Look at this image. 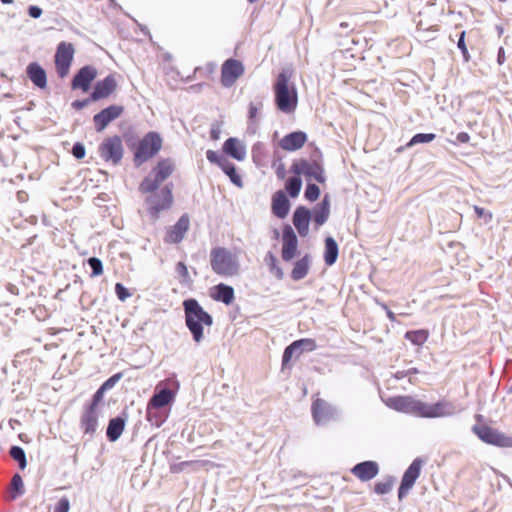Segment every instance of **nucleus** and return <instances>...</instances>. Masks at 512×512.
Instances as JSON below:
<instances>
[{"label": "nucleus", "instance_id": "obj_7", "mask_svg": "<svg viewBox=\"0 0 512 512\" xmlns=\"http://www.w3.org/2000/svg\"><path fill=\"white\" fill-rule=\"evenodd\" d=\"M472 431L485 443L498 447H512V436L489 427L487 425H475Z\"/></svg>", "mask_w": 512, "mask_h": 512}, {"label": "nucleus", "instance_id": "obj_60", "mask_svg": "<svg viewBox=\"0 0 512 512\" xmlns=\"http://www.w3.org/2000/svg\"><path fill=\"white\" fill-rule=\"evenodd\" d=\"M285 166L284 164H280L276 169V175L278 178L283 179L285 177Z\"/></svg>", "mask_w": 512, "mask_h": 512}, {"label": "nucleus", "instance_id": "obj_62", "mask_svg": "<svg viewBox=\"0 0 512 512\" xmlns=\"http://www.w3.org/2000/svg\"><path fill=\"white\" fill-rule=\"evenodd\" d=\"M497 61L500 65L505 61V51L502 47L498 51Z\"/></svg>", "mask_w": 512, "mask_h": 512}, {"label": "nucleus", "instance_id": "obj_4", "mask_svg": "<svg viewBox=\"0 0 512 512\" xmlns=\"http://www.w3.org/2000/svg\"><path fill=\"white\" fill-rule=\"evenodd\" d=\"M175 168L174 162L167 158L160 160L152 171L143 179L139 190L143 193L156 191L171 176Z\"/></svg>", "mask_w": 512, "mask_h": 512}, {"label": "nucleus", "instance_id": "obj_27", "mask_svg": "<svg viewBox=\"0 0 512 512\" xmlns=\"http://www.w3.org/2000/svg\"><path fill=\"white\" fill-rule=\"evenodd\" d=\"M431 410L432 418L450 417L460 411L456 409V406L451 401L446 399L431 404Z\"/></svg>", "mask_w": 512, "mask_h": 512}, {"label": "nucleus", "instance_id": "obj_34", "mask_svg": "<svg viewBox=\"0 0 512 512\" xmlns=\"http://www.w3.org/2000/svg\"><path fill=\"white\" fill-rule=\"evenodd\" d=\"M205 465L204 461H183L180 463H175L170 466V470L172 473H180L188 468H191L193 470H198L199 468L203 467Z\"/></svg>", "mask_w": 512, "mask_h": 512}, {"label": "nucleus", "instance_id": "obj_61", "mask_svg": "<svg viewBox=\"0 0 512 512\" xmlns=\"http://www.w3.org/2000/svg\"><path fill=\"white\" fill-rule=\"evenodd\" d=\"M88 104V100H76L72 103V106L76 109H82Z\"/></svg>", "mask_w": 512, "mask_h": 512}, {"label": "nucleus", "instance_id": "obj_56", "mask_svg": "<svg viewBox=\"0 0 512 512\" xmlns=\"http://www.w3.org/2000/svg\"><path fill=\"white\" fill-rule=\"evenodd\" d=\"M474 211L479 218H482V217L485 218L486 222H489L492 220V217H493L492 213L489 211H485L484 208L475 205Z\"/></svg>", "mask_w": 512, "mask_h": 512}, {"label": "nucleus", "instance_id": "obj_49", "mask_svg": "<svg viewBox=\"0 0 512 512\" xmlns=\"http://www.w3.org/2000/svg\"><path fill=\"white\" fill-rule=\"evenodd\" d=\"M105 388L102 386L93 395L92 403L88 406L89 408L98 409V404L103 400Z\"/></svg>", "mask_w": 512, "mask_h": 512}, {"label": "nucleus", "instance_id": "obj_55", "mask_svg": "<svg viewBox=\"0 0 512 512\" xmlns=\"http://www.w3.org/2000/svg\"><path fill=\"white\" fill-rule=\"evenodd\" d=\"M11 485L14 490L19 492L20 494L23 493V480L19 474H15L12 478Z\"/></svg>", "mask_w": 512, "mask_h": 512}, {"label": "nucleus", "instance_id": "obj_18", "mask_svg": "<svg viewBox=\"0 0 512 512\" xmlns=\"http://www.w3.org/2000/svg\"><path fill=\"white\" fill-rule=\"evenodd\" d=\"M117 88V81L114 75L110 74L95 84L90 95L92 101H98L109 97Z\"/></svg>", "mask_w": 512, "mask_h": 512}, {"label": "nucleus", "instance_id": "obj_2", "mask_svg": "<svg viewBox=\"0 0 512 512\" xmlns=\"http://www.w3.org/2000/svg\"><path fill=\"white\" fill-rule=\"evenodd\" d=\"M185 324L192 334L193 340L200 343L204 339V326L211 327L212 316L206 312L196 299L190 298L183 302Z\"/></svg>", "mask_w": 512, "mask_h": 512}, {"label": "nucleus", "instance_id": "obj_14", "mask_svg": "<svg viewBox=\"0 0 512 512\" xmlns=\"http://www.w3.org/2000/svg\"><path fill=\"white\" fill-rule=\"evenodd\" d=\"M244 73L243 64L235 59L226 60L221 69V83L224 87H231Z\"/></svg>", "mask_w": 512, "mask_h": 512}, {"label": "nucleus", "instance_id": "obj_20", "mask_svg": "<svg viewBox=\"0 0 512 512\" xmlns=\"http://www.w3.org/2000/svg\"><path fill=\"white\" fill-rule=\"evenodd\" d=\"M416 399L412 396H395L385 400V404L398 412L413 414Z\"/></svg>", "mask_w": 512, "mask_h": 512}, {"label": "nucleus", "instance_id": "obj_63", "mask_svg": "<svg viewBox=\"0 0 512 512\" xmlns=\"http://www.w3.org/2000/svg\"><path fill=\"white\" fill-rule=\"evenodd\" d=\"M383 307H384V309H385V310H386V312H387V317H388L391 321H395V320H396V316H395V314H394L392 311H390V310L387 308V306H385V305H384Z\"/></svg>", "mask_w": 512, "mask_h": 512}, {"label": "nucleus", "instance_id": "obj_29", "mask_svg": "<svg viewBox=\"0 0 512 512\" xmlns=\"http://www.w3.org/2000/svg\"><path fill=\"white\" fill-rule=\"evenodd\" d=\"M330 215V198L325 195L322 201L313 209L312 216L317 226H322Z\"/></svg>", "mask_w": 512, "mask_h": 512}, {"label": "nucleus", "instance_id": "obj_10", "mask_svg": "<svg viewBox=\"0 0 512 512\" xmlns=\"http://www.w3.org/2000/svg\"><path fill=\"white\" fill-rule=\"evenodd\" d=\"M311 412L313 420L317 425H324L336 419L339 415V411L336 407L321 398H316L313 401Z\"/></svg>", "mask_w": 512, "mask_h": 512}, {"label": "nucleus", "instance_id": "obj_5", "mask_svg": "<svg viewBox=\"0 0 512 512\" xmlns=\"http://www.w3.org/2000/svg\"><path fill=\"white\" fill-rule=\"evenodd\" d=\"M162 147V139L157 132L147 133L139 142L135 154L134 162L140 166L155 154H157Z\"/></svg>", "mask_w": 512, "mask_h": 512}, {"label": "nucleus", "instance_id": "obj_11", "mask_svg": "<svg viewBox=\"0 0 512 512\" xmlns=\"http://www.w3.org/2000/svg\"><path fill=\"white\" fill-rule=\"evenodd\" d=\"M74 47L71 43L60 42L58 44L55 54V66L58 75L63 78L65 77L71 66L74 56Z\"/></svg>", "mask_w": 512, "mask_h": 512}, {"label": "nucleus", "instance_id": "obj_25", "mask_svg": "<svg viewBox=\"0 0 512 512\" xmlns=\"http://www.w3.org/2000/svg\"><path fill=\"white\" fill-rule=\"evenodd\" d=\"M223 151L238 161H243L246 157V148L237 138H228L223 145Z\"/></svg>", "mask_w": 512, "mask_h": 512}, {"label": "nucleus", "instance_id": "obj_21", "mask_svg": "<svg viewBox=\"0 0 512 512\" xmlns=\"http://www.w3.org/2000/svg\"><path fill=\"white\" fill-rule=\"evenodd\" d=\"M189 229V218L187 215L181 216L176 224L169 230L165 241L168 243H179L184 238Z\"/></svg>", "mask_w": 512, "mask_h": 512}, {"label": "nucleus", "instance_id": "obj_1", "mask_svg": "<svg viewBox=\"0 0 512 512\" xmlns=\"http://www.w3.org/2000/svg\"><path fill=\"white\" fill-rule=\"evenodd\" d=\"M292 78L293 70L284 68L273 85L276 107L286 114L294 112L298 104L297 88Z\"/></svg>", "mask_w": 512, "mask_h": 512}, {"label": "nucleus", "instance_id": "obj_3", "mask_svg": "<svg viewBox=\"0 0 512 512\" xmlns=\"http://www.w3.org/2000/svg\"><path fill=\"white\" fill-rule=\"evenodd\" d=\"M210 265L214 273L224 278L235 277L241 270L238 254L224 247L211 250Z\"/></svg>", "mask_w": 512, "mask_h": 512}, {"label": "nucleus", "instance_id": "obj_36", "mask_svg": "<svg viewBox=\"0 0 512 512\" xmlns=\"http://www.w3.org/2000/svg\"><path fill=\"white\" fill-rule=\"evenodd\" d=\"M405 338L414 345L421 346L427 341L428 332L426 330L408 331L405 334Z\"/></svg>", "mask_w": 512, "mask_h": 512}, {"label": "nucleus", "instance_id": "obj_57", "mask_svg": "<svg viewBox=\"0 0 512 512\" xmlns=\"http://www.w3.org/2000/svg\"><path fill=\"white\" fill-rule=\"evenodd\" d=\"M42 13H43L42 9L38 6L32 5V6H29V8H28L29 16L34 19L40 18Z\"/></svg>", "mask_w": 512, "mask_h": 512}, {"label": "nucleus", "instance_id": "obj_43", "mask_svg": "<svg viewBox=\"0 0 512 512\" xmlns=\"http://www.w3.org/2000/svg\"><path fill=\"white\" fill-rule=\"evenodd\" d=\"M206 157L211 163L217 164L220 168L228 160L225 156L213 150H208L206 152Z\"/></svg>", "mask_w": 512, "mask_h": 512}, {"label": "nucleus", "instance_id": "obj_31", "mask_svg": "<svg viewBox=\"0 0 512 512\" xmlns=\"http://www.w3.org/2000/svg\"><path fill=\"white\" fill-rule=\"evenodd\" d=\"M124 427L125 421L121 417L111 419L107 427V438L112 442L118 440L124 431Z\"/></svg>", "mask_w": 512, "mask_h": 512}, {"label": "nucleus", "instance_id": "obj_8", "mask_svg": "<svg viewBox=\"0 0 512 512\" xmlns=\"http://www.w3.org/2000/svg\"><path fill=\"white\" fill-rule=\"evenodd\" d=\"M99 155L113 165H117L123 157V144L119 136L106 138L99 146Z\"/></svg>", "mask_w": 512, "mask_h": 512}, {"label": "nucleus", "instance_id": "obj_45", "mask_svg": "<svg viewBox=\"0 0 512 512\" xmlns=\"http://www.w3.org/2000/svg\"><path fill=\"white\" fill-rule=\"evenodd\" d=\"M320 195V189L316 184H308L305 190V198L309 201H315Z\"/></svg>", "mask_w": 512, "mask_h": 512}, {"label": "nucleus", "instance_id": "obj_17", "mask_svg": "<svg viewBox=\"0 0 512 512\" xmlns=\"http://www.w3.org/2000/svg\"><path fill=\"white\" fill-rule=\"evenodd\" d=\"M97 77V69L93 66L87 65L82 67L74 76L72 80L73 89H81L87 92L90 88L92 81Z\"/></svg>", "mask_w": 512, "mask_h": 512}, {"label": "nucleus", "instance_id": "obj_28", "mask_svg": "<svg viewBox=\"0 0 512 512\" xmlns=\"http://www.w3.org/2000/svg\"><path fill=\"white\" fill-rule=\"evenodd\" d=\"M27 75L35 86L41 89L47 86L46 72L38 63L33 62L28 65Z\"/></svg>", "mask_w": 512, "mask_h": 512}, {"label": "nucleus", "instance_id": "obj_64", "mask_svg": "<svg viewBox=\"0 0 512 512\" xmlns=\"http://www.w3.org/2000/svg\"><path fill=\"white\" fill-rule=\"evenodd\" d=\"M394 376L396 379H402V378L408 376V373H407V371H398L395 373Z\"/></svg>", "mask_w": 512, "mask_h": 512}, {"label": "nucleus", "instance_id": "obj_15", "mask_svg": "<svg viewBox=\"0 0 512 512\" xmlns=\"http://www.w3.org/2000/svg\"><path fill=\"white\" fill-rule=\"evenodd\" d=\"M124 108L121 105H111L93 117V122L97 132L103 131L112 121L117 119L123 113Z\"/></svg>", "mask_w": 512, "mask_h": 512}, {"label": "nucleus", "instance_id": "obj_26", "mask_svg": "<svg viewBox=\"0 0 512 512\" xmlns=\"http://www.w3.org/2000/svg\"><path fill=\"white\" fill-rule=\"evenodd\" d=\"M290 208L289 200L283 191H277L272 197V212L280 219L288 215Z\"/></svg>", "mask_w": 512, "mask_h": 512}, {"label": "nucleus", "instance_id": "obj_51", "mask_svg": "<svg viewBox=\"0 0 512 512\" xmlns=\"http://www.w3.org/2000/svg\"><path fill=\"white\" fill-rule=\"evenodd\" d=\"M458 48L461 50L465 61L469 60V53L465 44V31H462L457 43Z\"/></svg>", "mask_w": 512, "mask_h": 512}, {"label": "nucleus", "instance_id": "obj_23", "mask_svg": "<svg viewBox=\"0 0 512 512\" xmlns=\"http://www.w3.org/2000/svg\"><path fill=\"white\" fill-rule=\"evenodd\" d=\"M311 212L305 207H298L293 214V224L300 236H306L309 231Z\"/></svg>", "mask_w": 512, "mask_h": 512}, {"label": "nucleus", "instance_id": "obj_44", "mask_svg": "<svg viewBox=\"0 0 512 512\" xmlns=\"http://www.w3.org/2000/svg\"><path fill=\"white\" fill-rule=\"evenodd\" d=\"M88 264L92 269L91 276H99L103 273V265L100 259L96 257H91L88 259Z\"/></svg>", "mask_w": 512, "mask_h": 512}, {"label": "nucleus", "instance_id": "obj_24", "mask_svg": "<svg viewBox=\"0 0 512 512\" xmlns=\"http://www.w3.org/2000/svg\"><path fill=\"white\" fill-rule=\"evenodd\" d=\"M306 140V134L297 131L284 136L280 141V146L286 151H294L300 149L305 144Z\"/></svg>", "mask_w": 512, "mask_h": 512}, {"label": "nucleus", "instance_id": "obj_16", "mask_svg": "<svg viewBox=\"0 0 512 512\" xmlns=\"http://www.w3.org/2000/svg\"><path fill=\"white\" fill-rule=\"evenodd\" d=\"M282 259L286 262L291 261L298 251V239L291 228V226L287 225L284 227L282 232Z\"/></svg>", "mask_w": 512, "mask_h": 512}, {"label": "nucleus", "instance_id": "obj_47", "mask_svg": "<svg viewBox=\"0 0 512 512\" xmlns=\"http://www.w3.org/2000/svg\"><path fill=\"white\" fill-rule=\"evenodd\" d=\"M392 489V482L391 481H385V482H378L375 484L374 490L379 495H384L390 492Z\"/></svg>", "mask_w": 512, "mask_h": 512}, {"label": "nucleus", "instance_id": "obj_39", "mask_svg": "<svg viewBox=\"0 0 512 512\" xmlns=\"http://www.w3.org/2000/svg\"><path fill=\"white\" fill-rule=\"evenodd\" d=\"M316 347H317V345H316L315 340L310 339V338H304V339L294 341L292 348L293 349L298 348L299 349L298 355H300L304 351H306V352L313 351L316 349Z\"/></svg>", "mask_w": 512, "mask_h": 512}, {"label": "nucleus", "instance_id": "obj_32", "mask_svg": "<svg viewBox=\"0 0 512 512\" xmlns=\"http://www.w3.org/2000/svg\"><path fill=\"white\" fill-rule=\"evenodd\" d=\"M309 267L310 257L309 255H305L295 263L294 268L292 269L291 272L292 279L295 281L303 279L308 274Z\"/></svg>", "mask_w": 512, "mask_h": 512}, {"label": "nucleus", "instance_id": "obj_52", "mask_svg": "<svg viewBox=\"0 0 512 512\" xmlns=\"http://www.w3.org/2000/svg\"><path fill=\"white\" fill-rule=\"evenodd\" d=\"M177 273L183 278L185 282L190 281L189 272L187 266L183 262H178L176 265Z\"/></svg>", "mask_w": 512, "mask_h": 512}, {"label": "nucleus", "instance_id": "obj_50", "mask_svg": "<svg viewBox=\"0 0 512 512\" xmlns=\"http://www.w3.org/2000/svg\"><path fill=\"white\" fill-rule=\"evenodd\" d=\"M262 106V102L250 103L248 117L251 121H254L256 119L259 111L262 109Z\"/></svg>", "mask_w": 512, "mask_h": 512}, {"label": "nucleus", "instance_id": "obj_53", "mask_svg": "<svg viewBox=\"0 0 512 512\" xmlns=\"http://www.w3.org/2000/svg\"><path fill=\"white\" fill-rule=\"evenodd\" d=\"M72 154L76 159H82L85 156V147L80 142L73 145Z\"/></svg>", "mask_w": 512, "mask_h": 512}, {"label": "nucleus", "instance_id": "obj_37", "mask_svg": "<svg viewBox=\"0 0 512 512\" xmlns=\"http://www.w3.org/2000/svg\"><path fill=\"white\" fill-rule=\"evenodd\" d=\"M265 261L269 266V270L272 274L276 276L277 279L281 280L284 276L283 270L277 264V258L271 252H268Z\"/></svg>", "mask_w": 512, "mask_h": 512}, {"label": "nucleus", "instance_id": "obj_46", "mask_svg": "<svg viewBox=\"0 0 512 512\" xmlns=\"http://www.w3.org/2000/svg\"><path fill=\"white\" fill-rule=\"evenodd\" d=\"M292 347H293V343H291L289 346H287L285 348L284 353H283V357H282V364L283 365H286L291 360L293 355H296V357L300 356V355H298L299 349L298 348H294L293 349Z\"/></svg>", "mask_w": 512, "mask_h": 512}, {"label": "nucleus", "instance_id": "obj_30", "mask_svg": "<svg viewBox=\"0 0 512 512\" xmlns=\"http://www.w3.org/2000/svg\"><path fill=\"white\" fill-rule=\"evenodd\" d=\"M212 298L216 301L229 305L233 302L235 295L233 287L220 283L213 287Z\"/></svg>", "mask_w": 512, "mask_h": 512}, {"label": "nucleus", "instance_id": "obj_38", "mask_svg": "<svg viewBox=\"0 0 512 512\" xmlns=\"http://www.w3.org/2000/svg\"><path fill=\"white\" fill-rule=\"evenodd\" d=\"M413 415L422 418H432L431 404L416 399Z\"/></svg>", "mask_w": 512, "mask_h": 512}, {"label": "nucleus", "instance_id": "obj_33", "mask_svg": "<svg viewBox=\"0 0 512 512\" xmlns=\"http://www.w3.org/2000/svg\"><path fill=\"white\" fill-rule=\"evenodd\" d=\"M338 257V244L332 237L325 239L324 261L326 265H333Z\"/></svg>", "mask_w": 512, "mask_h": 512}, {"label": "nucleus", "instance_id": "obj_13", "mask_svg": "<svg viewBox=\"0 0 512 512\" xmlns=\"http://www.w3.org/2000/svg\"><path fill=\"white\" fill-rule=\"evenodd\" d=\"M421 466L422 461L419 458H416L407 468L402 477V481L398 489L399 499L404 498L408 494L410 489L414 486L416 480L420 475Z\"/></svg>", "mask_w": 512, "mask_h": 512}, {"label": "nucleus", "instance_id": "obj_19", "mask_svg": "<svg viewBox=\"0 0 512 512\" xmlns=\"http://www.w3.org/2000/svg\"><path fill=\"white\" fill-rule=\"evenodd\" d=\"M351 473L359 480L366 482L377 476L379 473V466L375 461H364L356 464Z\"/></svg>", "mask_w": 512, "mask_h": 512}, {"label": "nucleus", "instance_id": "obj_40", "mask_svg": "<svg viewBox=\"0 0 512 512\" xmlns=\"http://www.w3.org/2000/svg\"><path fill=\"white\" fill-rule=\"evenodd\" d=\"M301 186L302 181L299 177H292L286 182V190L292 198L299 195Z\"/></svg>", "mask_w": 512, "mask_h": 512}, {"label": "nucleus", "instance_id": "obj_35", "mask_svg": "<svg viewBox=\"0 0 512 512\" xmlns=\"http://www.w3.org/2000/svg\"><path fill=\"white\" fill-rule=\"evenodd\" d=\"M223 172L230 178L231 182L238 187H242L241 177L238 175L233 163L226 161L221 167Z\"/></svg>", "mask_w": 512, "mask_h": 512}, {"label": "nucleus", "instance_id": "obj_42", "mask_svg": "<svg viewBox=\"0 0 512 512\" xmlns=\"http://www.w3.org/2000/svg\"><path fill=\"white\" fill-rule=\"evenodd\" d=\"M435 138L436 135L433 133H418L411 138V140L406 144V147H412L421 143H429Z\"/></svg>", "mask_w": 512, "mask_h": 512}, {"label": "nucleus", "instance_id": "obj_54", "mask_svg": "<svg viewBox=\"0 0 512 512\" xmlns=\"http://www.w3.org/2000/svg\"><path fill=\"white\" fill-rule=\"evenodd\" d=\"M70 508V503L68 498L63 497L59 500L57 505L54 508V512H68Z\"/></svg>", "mask_w": 512, "mask_h": 512}, {"label": "nucleus", "instance_id": "obj_22", "mask_svg": "<svg viewBox=\"0 0 512 512\" xmlns=\"http://www.w3.org/2000/svg\"><path fill=\"white\" fill-rule=\"evenodd\" d=\"M98 409L86 407L80 420V427L85 434L93 435L98 428Z\"/></svg>", "mask_w": 512, "mask_h": 512}, {"label": "nucleus", "instance_id": "obj_48", "mask_svg": "<svg viewBox=\"0 0 512 512\" xmlns=\"http://www.w3.org/2000/svg\"><path fill=\"white\" fill-rule=\"evenodd\" d=\"M115 293L119 300L125 301L127 298L131 296L127 288L121 283H116L115 285Z\"/></svg>", "mask_w": 512, "mask_h": 512}, {"label": "nucleus", "instance_id": "obj_9", "mask_svg": "<svg viewBox=\"0 0 512 512\" xmlns=\"http://www.w3.org/2000/svg\"><path fill=\"white\" fill-rule=\"evenodd\" d=\"M175 394L170 389H161L155 393L147 404V420L156 427H160L164 420H154V409L162 408L174 401Z\"/></svg>", "mask_w": 512, "mask_h": 512}, {"label": "nucleus", "instance_id": "obj_41", "mask_svg": "<svg viewBox=\"0 0 512 512\" xmlns=\"http://www.w3.org/2000/svg\"><path fill=\"white\" fill-rule=\"evenodd\" d=\"M10 456L18 462L20 469H25L27 465L26 455L24 450L19 446H12L10 449Z\"/></svg>", "mask_w": 512, "mask_h": 512}, {"label": "nucleus", "instance_id": "obj_58", "mask_svg": "<svg viewBox=\"0 0 512 512\" xmlns=\"http://www.w3.org/2000/svg\"><path fill=\"white\" fill-rule=\"evenodd\" d=\"M120 377V374L113 375L102 384V387L105 388L106 390L112 388L115 385V383L120 379Z\"/></svg>", "mask_w": 512, "mask_h": 512}, {"label": "nucleus", "instance_id": "obj_12", "mask_svg": "<svg viewBox=\"0 0 512 512\" xmlns=\"http://www.w3.org/2000/svg\"><path fill=\"white\" fill-rule=\"evenodd\" d=\"M291 170L296 175H304L308 179H315L319 183L325 182L324 169L317 162L299 160L293 163Z\"/></svg>", "mask_w": 512, "mask_h": 512}, {"label": "nucleus", "instance_id": "obj_6", "mask_svg": "<svg viewBox=\"0 0 512 512\" xmlns=\"http://www.w3.org/2000/svg\"><path fill=\"white\" fill-rule=\"evenodd\" d=\"M152 194L146 198L148 212L152 219L156 220L161 211L171 207L173 202L172 190L169 185L163 187L159 192H151Z\"/></svg>", "mask_w": 512, "mask_h": 512}, {"label": "nucleus", "instance_id": "obj_59", "mask_svg": "<svg viewBox=\"0 0 512 512\" xmlns=\"http://www.w3.org/2000/svg\"><path fill=\"white\" fill-rule=\"evenodd\" d=\"M456 139L459 143H467L470 140V136L466 132H460L458 133Z\"/></svg>", "mask_w": 512, "mask_h": 512}]
</instances>
